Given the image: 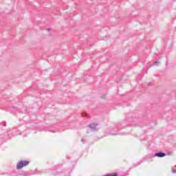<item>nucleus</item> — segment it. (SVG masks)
<instances>
[{"label": "nucleus", "mask_w": 176, "mask_h": 176, "mask_svg": "<svg viewBox=\"0 0 176 176\" xmlns=\"http://www.w3.org/2000/svg\"><path fill=\"white\" fill-rule=\"evenodd\" d=\"M28 164H30V161H27V160L19 161L16 164V170H21L23 167H25V166H28Z\"/></svg>", "instance_id": "obj_1"}, {"label": "nucleus", "mask_w": 176, "mask_h": 176, "mask_svg": "<svg viewBox=\"0 0 176 176\" xmlns=\"http://www.w3.org/2000/svg\"><path fill=\"white\" fill-rule=\"evenodd\" d=\"M13 131L12 129H3L1 132V135L6 138L7 140L9 139V136L12 135Z\"/></svg>", "instance_id": "obj_2"}, {"label": "nucleus", "mask_w": 176, "mask_h": 176, "mask_svg": "<svg viewBox=\"0 0 176 176\" xmlns=\"http://www.w3.org/2000/svg\"><path fill=\"white\" fill-rule=\"evenodd\" d=\"M89 129H91V131H97L100 129V127H98V124H90L89 125Z\"/></svg>", "instance_id": "obj_3"}, {"label": "nucleus", "mask_w": 176, "mask_h": 176, "mask_svg": "<svg viewBox=\"0 0 176 176\" xmlns=\"http://www.w3.org/2000/svg\"><path fill=\"white\" fill-rule=\"evenodd\" d=\"M155 156H156L157 157H164V156H166V154L163 152H159L156 153L155 154Z\"/></svg>", "instance_id": "obj_4"}, {"label": "nucleus", "mask_w": 176, "mask_h": 176, "mask_svg": "<svg viewBox=\"0 0 176 176\" xmlns=\"http://www.w3.org/2000/svg\"><path fill=\"white\" fill-rule=\"evenodd\" d=\"M81 116H82V118H85V117H87V114L86 113H84L82 114H81Z\"/></svg>", "instance_id": "obj_5"}, {"label": "nucleus", "mask_w": 176, "mask_h": 176, "mask_svg": "<svg viewBox=\"0 0 176 176\" xmlns=\"http://www.w3.org/2000/svg\"><path fill=\"white\" fill-rule=\"evenodd\" d=\"M154 65H159V61H155L154 63Z\"/></svg>", "instance_id": "obj_6"}, {"label": "nucleus", "mask_w": 176, "mask_h": 176, "mask_svg": "<svg viewBox=\"0 0 176 176\" xmlns=\"http://www.w3.org/2000/svg\"><path fill=\"white\" fill-rule=\"evenodd\" d=\"M172 173H173V174H176V169H173V170H172Z\"/></svg>", "instance_id": "obj_7"}, {"label": "nucleus", "mask_w": 176, "mask_h": 176, "mask_svg": "<svg viewBox=\"0 0 176 176\" xmlns=\"http://www.w3.org/2000/svg\"><path fill=\"white\" fill-rule=\"evenodd\" d=\"M128 122H133V120L132 119H129Z\"/></svg>", "instance_id": "obj_8"}, {"label": "nucleus", "mask_w": 176, "mask_h": 176, "mask_svg": "<svg viewBox=\"0 0 176 176\" xmlns=\"http://www.w3.org/2000/svg\"><path fill=\"white\" fill-rule=\"evenodd\" d=\"M1 126H4V124H3V123H0V127H1Z\"/></svg>", "instance_id": "obj_9"}, {"label": "nucleus", "mask_w": 176, "mask_h": 176, "mask_svg": "<svg viewBox=\"0 0 176 176\" xmlns=\"http://www.w3.org/2000/svg\"><path fill=\"white\" fill-rule=\"evenodd\" d=\"M129 126H135L134 124H129Z\"/></svg>", "instance_id": "obj_10"}, {"label": "nucleus", "mask_w": 176, "mask_h": 176, "mask_svg": "<svg viewBox=\"0 0 176 176\" xmlns=\"http://www.w3.org/2000/svg\"><path fill=\"white\" fill-rule=\"evenodd\" d=\"M81 141H83V139H82V140H81Z\"/></svg>", "instance_id": "obj_11"}]
</instances>
